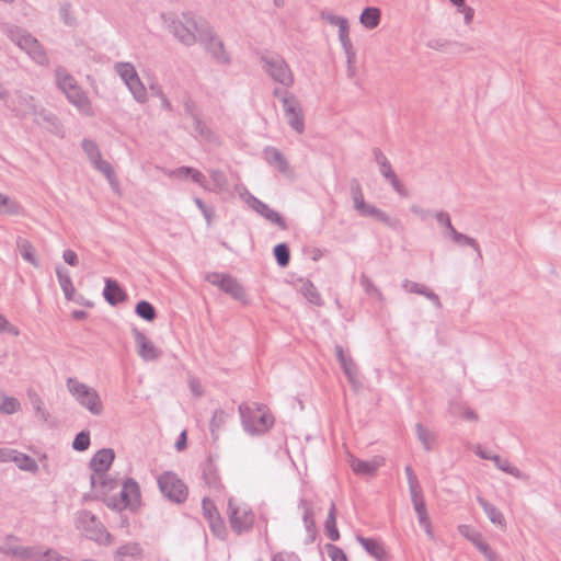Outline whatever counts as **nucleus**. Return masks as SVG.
Returning <instances> with one entry per match:
<instances>
[{"label": "nucleus", "instance_id": "obj_2", "mask_svg": "<svg viewBox=\"0 0 561 561\" xmlns=\"http://www.w3.org/2000/svg\"><path fill=\"white\" fill-rule=\"evenodd\" d=\"M239 413L244 431L251 435L264 434L274 423V417L265 405L253 404L251 407L247 403H241L239 405Z\"/></svg>", "mask_w": 561, "mask_h": 561}, {"label": "nucleus", "instance_id": "obj_13", "mask_svg": "<svg viewBox=\"0 0 561 561\" xmlns=\"http://www.w3.org/2000/svg\"><path fill=\"white\" fill-rule=\"evenodd\" d=\"M197 42L204 45L205 49L219 64L227 65L230 62V57L225 50L224 43L215 35L208 23L204 30H202V33H199Z\"/></svg>", "mask_w": 561, "mask_h": 561}, {"label": "nucleus", "instance_id": "obj_18", "mask_svg": "<svg viewBox=\"0 0 561 561\" xmlns=\"http://www.w3.org/2000/svg\"><path fill=\"white\" fill-rule=\"evenodd\" d=\"M202 510L204 517L207 519L209 524L211 533L216 537L225 539L227 536V528L215 503L208 497H204L202 501Z\"/></svg>", "mask_w": 561, "mask_h": 561}, {"label": "nucleus", "instance_id": "obj_25", "mask_svg": "<svg viewBox=\"0 0 561 561\" xmlns=\"http://www.w3.org/2000/svg\"><path fill=\"white\" fill-rule=\"evenodd\" d=\"M402 287L408 293L419 294V295L426 297L428 300H431L434 304V306L436 308H438V309L442 308V302H440L439 297L434 291L428 289L426 286L415 283V282H412V280H409V279H405L402 284Z\"/></svg>", "mask_w": 561, "mask_h": 561}, {"label": "nucleus", "instance_id": "obj_50", "mask_svg": "<svg viewBox=\"0 0 561 561\" xmlns=\"http://www.w3.org/2000/svg\"><path fill=\"white\" fill-rule=\"evenodd\" d=\"M34 121L37 124L46 125L47 127L57 128L58 127V118L51 114L50 112H47L43 107L37 108V115H33Z\"/></svg>", "mask_w": 561, "mask_h": 561}, {"label": "nucleus", "instance_id": "obj_14", "mask_svg": "<svg viewBox=\"0 0 561 561\" xmlns=\"http://www.w3.org/2000/svg\"><path fill=\"white\" fill-rule=\"evenodd\" d=\"M205 279L214 286L219 287L222 291L230 295L233 299L243 301L245 299V293L241 284L237 278L229 274H220L211 272L206 274Z\"/></svg>", "mask_w": 561, "mask_h": 561}, {"label": "nucleus", "instance_id": "obj_57", "mask_svg": "<svg viewBox=\"0 0 561 561\" xmlns=\"http://www.w3.org/2000/svg\"><path fill=\"white\" fill-rule=\"evenodd\" d=\"M81 146L91 163L95 161L99 157H101L99 146L95 141L90 139H83Z\"/></svg>", "mask_w": 561, "mask_h": 561}, {"label": "nucleus", "instance_id": "obj_23", "mask_svg": "<svg viewBox=\"0 0 561 561\" xmlns=\"http://www.w3.org/2000/svg\"><path fill=\"white\" fill-rule=\"evenodd\" d=\"M385 459L375 456L369 460H360L353 457V472L356 474L373 477L377 470L383 465Z\"/></svg>", "mask_w": 561, "mask_h": 561}, {"label": "nucleus", "instance_id": "obj_4", "mask_svg": "<svg viewBox=\"0 0 561 561\" xmlns=\"http://www.w3.org/2000/svg\"><path fill=\"white\" fill-rule=\"evenodd\" d=\"M260 62L265 73L275 82L290 88L294 84V75L286 60L276 53H263Z\"/></svg>", "mask_w": 561, "mask_h": 561}, {"label": "nucleus", "instance_id": "obj_11", "mask_svg": "<svg viewBox=\"0 0 561 561\" xmlns=\"http://www.w3.org/2000/svg\"><path fill=\"white\" fill-rule=\"evenodd\" d=\"M0 553L18 558L22 561H41L42 548L38 546L24 547L20 545V539L14 535L5 536L0 546Z\"/></svg>", "mask_w": 561, "mask_h": 561}, {"label": "nucleus", "instance_id": "obj_21", "mask_svg": "<svg viewBox=\"0 0 561 561\" xmlns=\"http://www.w3.org/2000/svg\"><path fill=\"white\" fill-rule=\"evenodd\" d=\"M356 540L360 543L363 549L376 561L390 560L389 553L385 550L383 546L377 539L366 538L360 535H356Z\"/></svg>", "mask_w": 561, "mask_h": 561}, {"label": "nucleus", "instance_id": "obj_10", "mask_svg": "<svg viewBox=\"0 0 561 561\" xmlns=\"http://www.w3.org/2000/svg\"><path fill=\"white\" fill-rule=\"evenodd\" d=\"M158 486L161 493L173 503L182 504L187 499V486L174 472L165 471L160 474Z\"/></svg>", "mask_w": 561, "mask_h": 561}, {"label": "nucleus", "instance_id": "obj_55", "mask_svg": "<svg viewBox=\"0 0 561 561\" xmlns=\"http://www.w3.org/2000/svg\"><path fill=\"white\" fill-rule=\"evenodd\" d=\"M59 15L62 22L68 26H75L77 24V19L72 13V5L70 2L66 1L60 4Z\"/></svg>", "mask_w": 561, "mask_h": 561}, {"label": "nucleus", "instance_id": "obj_52", "mask_svg": "<svg viewBox=\"0 0 561 561\" xmlns=\"http://www.w3.org/2000/svg\"><path fill=\"white\" fill-rule=\"evenodd\" d=\"M20 213V204L0 193V214L19 215Z\"/></svg>", "mask_w": 561, "mask_h": 561}, {"label": "nucleus", "instance_id": "obj_44", "mask_svg": "<svg viewBox=\"0 0 561 561\" xmlns=\"http://www.w3.org/2000/svg\"><path fill=\"white\" fill-rule=\"evenodd\" d=\"M228 414L222 409L215 410L209 423V430L214 439H217L218 432L226 424Z\"/></svg>", "mask_w": 561, "mask_h": 561}, {"label": "nucleus", "instance_id": "obj_47", "mask_svg": "<svg viewBox=\"0 0 561 561\" xmlns=\"http://www.w3.org/2000/svg\"><path fill=\"white\" fill-rule=\"evenodd\" d=\"M115 72L119 76L124 83L130 81L135 75H137V70L135 66L130 62L119 61L114 65Z\"/></svg>", "mask_w": 561, "mask_h": 561}, {"label": "nucleus", "instance_id": "obj_12", "mask_svg": "<svg viewBox=\"0 0 561 561\" xmlns=\"http://www.w3.org/2000/svg\"><path fill=\"white\" fill-rule=\"evenodd\" d=\"M282 104L285 118L289 126L298 134L305 131V115L299 100L290 92H284Z\"/></svg>", "mask_w": 561, "mask_h": 561}, {"label": "nucleus", "instance_id": "obj_6", "mask_svg": "<svg viewBox=\"0 0 561 561\" xmlns=\"http://www.w3.org/2000/svg\"><path fill=\"white\" fill-rule=\"evenodd\" d=\"M67 388L76 401L93 415L102 413L103 403L95 389L71 377L67 379Z\"/></svg>", "mask_w": 561, "mask_h": 561}, {"label": "nucleus", "instance_id": "obj_45", "mask_svg": "<svg viewBox=\"0 0 561 561\" xmlns=\"http://www.w3.org/2000/svg\"><path fill=\"white\" fill-rule=\"evenodd\" d=\"M136 314L146 320V321H153L157 318V311L156 308L147 300H140L137 302L135 308Z\"/></svg>", "mask_w": 561, "mask_h": 561}, {"label": "nucleus", "instance_id": "obj_64", "mask_svg": "<svg viewBox=\"0 0 561 561\" xmlns=\"http://www.w3.org/2000/svg\"><path fill=\"white\" fill-rule=\"evenodd\" d=\"M409 491L411 494V501L413 505H416L419 503H425L420 482L409 485Z\"/></svg>", "mask_w": 561, "mask_h": 561}, {"label": "nucleus", "instance_id": "obj_31", "mask_svg": "<svg viewBox=\"0 0 561 561\" xmlns=\"http://www.w3.org/2000/svg\"><path fill=\"white\" fill-rule=\"evenodd\" d=\"M56 274L65 298L67 300L75 299L76 289L73 287L69 272L66 268L58 266L56 267Z\"/></svg>", "mask_w": 561, "mask_h": 561}, {"label": "nucleus", "instance_id": "obj_26", "mask_svg": "<svg viewBox=\"0 0 561 561\" xmlns=\"http://www.w3.org/2000/svg\"><path fill=\"white\" fill-rule=\"evenodd\" d=\"M417 439L422 444L424 450L432 451L437 446V435L422 423L415 424Z\"/></svg>", "mask_w": 561, "mask_h": 561}, {"label": "nucleus", "instance_id": "obj_43", "mask_svg": "<svg viewBox=\"0 0 561 561\" xmlns=\"http://www.w3.org/2000/svg\"><path fill=\"white\" fill-rule=\"evenodd\" d=\"M324 529H325V535L328 536V538L332 541H336L340 539V533L337 530V527H336V518H335V506L334 504L331 505V508L329 511V514H328V517H327V520H325V525H324Z\"/></svg>", "mask_w": 561, "mask_h": 561}, {"label": "nucleus", "instance_id": "obj_53", "mask_svg": "<svg viewBox=\"0 0 561 561\" xmlns=\"http://www.w3.org/2000/svg\"><path fill=\"white\" fill-rule=\"evenodd\" d=\"M360 285L364 287L365 293L371 297L376 298L378 301H383L382 293L379 288L373 283L370 278H368L365 274L360 277Z\"/></svg>", "mask_w": 561, "mask_h": 561}, {"label": "nucleus", "instance_id": "obj_20", "mask_svg": "<svg viewBox=\"0 0 561 561\" xmlns=\"http://www.w3.org/2000/svg\"><path fill=\"white\" fill-rule=\"evenodd\" d=\"M66 94L67 100L76 106L83 115L92 116L93 110L91 102L87 95V93L77 85L68 91Z\"/></svg>", "mask_w": 561, "mask_h": 561}, {"label": "nucleus", "instance_id": "obj_28", "mask_svg": "<svg viewBox=\"0 0 561 561\" xmlns=\"http://www.w3.org/2000/svg\"><path fill=\"white\" fill-rule=\"evenodd\" d=\"M203 478L210 489L219 491L222 488L217 467L211 459H207L203 466Z\"/></svg>", "mask_w": 561, "mask_h": 561}, {"label": "nucleus", "instance_id": "obj_59", "mask_svg": "<svg viewBox=\"0 0 561 561\" xmlns=\"http://www.w3.org/2000/svg\"><path fill=\"white\" fill-rule=\"evenodd\" d=\"M324 549L331 561H347L345 552L333 543H325Z\"/></svg>", "mask_w": 561, "mask_h": 561}, {"label": "nucleus", "instance_id": "obj_48", "mask_svg": "<svg viewBox=\"0 0 561 561\" xmlns=\"http://www.w3.org/2000/svg\"><path fill=\"white\" fill-rule=\"evenodd\" d=\"M274 256L280 267H286L290 261V250L286 243H278L273 249Z\"/></svg>", "mask_w": 561, "mask_h": 561}, {"label": "nucleus", "instance_id": "obj_16", "mask_svg": "<svg viewBox=\"0 0 561 561\" xmlns=\"http://www.w3.org/2000/svg\"><path fill=\"white\" fill-rule=\"evenodd\" d=\"M115 458L114 450L111 448H103L98 450L90 460V468L93 471L90 478L91 485L94 488L96 478L106 476L111 465Z\"/></svg>", "mask_w": 561, "mask_h": 561}, {"label": "nucleus", "instance_id": "obj_46", "mask_svg": "<svg viewBox=\"0 0 561 561\" xmlns=\"http://www.w3.org/2000/svg\"><path fill=\"white\" fill-rule=\"evenodd\" d=\"M492 460L494 461L495 466L500 470H502L517 479L526 478V476L518 468L512 466L508 460L501 458L499 455H493Z\"/></svg>", "mask_w": 561, "mask_h": 561}, {"label": "nucleus", "instance_id": "obj_63", "mask_svg": "<svg viewBox=\"0 0 561 561\" xmlns=\"http://www.w3.org/2000/svg\"><path fill=\"white\" fill-rule=\"evenodd\" d=\"M194 203L204 215L207 225H210L214 216L213 207H208L207 205H205V203L199 197H195Z\"/></svg>", "mask_w": 561, "mask_h": 561}, {"label": "nucleus", "instance_id": "obj_42", "mask_svg": "<svg viewBox=\"0 0 561 561\" xmlns=\"http://www.w3.org/2000/svg\"><path fill=\"white\" fill-rule=\"evenodd\" d=\"M19 469L35 473L38 470L36 460L26 454L18 450L13 461Z\"/></svg>", "mask_w": 561, "mask_h": 561}, {"label": "nucleus", "instance_id": "obj_58", "mask_svg": "<svg viewBox=\"0 0 561 561\" xmlns=\"http://www.w3.org/2000/svg\"><path fill=\"white\" fill-rule=\"evenodd\" d=\"M96 482L100 483L101 492L106 496L108 492L117 489L119 486V481L113 478H110L107 474L102 478H96Z\"/></svg>", "mask_w": 561, "mask_h": 561}, {"label": "nucleus", "instance_id": "obj_61", "mask_svg": "<svg viewBox=\"0 0 561 561\" xmlns=\"http://www.w3.org/2000/svg\"><path fill=\"white\" fill-rule=\"evenodd\" d=\"M31 402L33 404V408L35 409L36 411V414L37 416L43 421V422H47L48 419H49V412L47 410H45L43 408V401L42 399L37 396V394H34L31 399Z\"/></svg>", "mask_w": 561, "mask_h": 561}, {"label": "nucleus", "instance_id": "obj_7", "mask_svg": "<svg viewBox=\"0 0 561 561\" xmlns=\"http://www.w3.org/2000/svg\"><path fill=\"white\" fill-rule=\"evenodd\" d=\"M105 504L115 511H123L125 508L135 510L140 503V489L138 483L133 479H126L118 494L104 497Z\"/></svg>", "mask_w": 561, "mask_h": 561}, {"label": "nucleus", "instance_id": "obj_34", "mask_svg": "<svg viewBox=\"0 0 561 561\" xmlns=\"http://www.w3.org/2000/svg\"><path fill=\"white\" fill-rule=\"evenodd\" d=\"M130 93L133 94L134 99L138 103H146L148 100V94L146 87L144 85L142 81L140 80L138 73L134 76V78L125 83Z\"/></svg>", "mask_w": 561, "mask_h": 561}, {"label": "nucleus", "instance_id": "obj_19", "mask_svg": "<svg viewBox=\"0 0 561 561\" xmlns=\"http://www.w3.org/2000/svg\"><path fill=\"white\" fill-rule=\"evenodd\" d=\"M131 332L137 346V353L145 362H152L161 356L162 352L156 347L145 333L137 328H134Z\"/></svg>", "mask_w": 561, "mask_h": 561}, {"label": "nucleus", "instance_id": "obj_62", "mask_svg": "<svg viewBox=\"0 0 561 561\" xmlns=\"http://www.w3.org/2000/svg\"><path fill=\"white\" fill-rule=\"evenodd\" d=\"M183 106L185 113L194 121L198 117H201V114L197 110L196 103L192 100V98L186 96L183 100Z\"/></svg>", "mask_w": 561, "mask_h": 561}, {"label": "nucleus", "instance_id": "obj_24", "mask_svg": "<svg viewBox=\"0 0 561 561\" xmlns=\"http://www.w3.org/2000/svg\"><path fill=\"white\" fill-rule=\"evenodd\" d=\"M458 531L460 535L470 540L480 552L491 553L490 546L483 540L482 535L478 530L469 525H460L458 526Z\"/></svg>", "mask_w": 561, "mask_h": 561}, {"label": "nucleus", "instance_id": "obj_5", "mask_svg": "<svg viewBox=\"0 0 561 561\" xmlns=\"http://www.w3.org/2000/svg\"><path fill=\"white\" fill-rule=\"evenodd\" d=\"M227 515L231 530L236 535L250 533L255 522L253 510L245 503H236L233 499H229Z\"/></svg>", "mask_w": 561, "mask_h": 561}, {"label": "nucleus", "instance_id": "obj_32", "mask_svg": "<svg viewBox=\"0 0 561 561\" xmlns=\"http://www.w3.org/2000/svg\"><path fill=\"white\" fill-rule=\"evenodd\" d=\"M193 123L196 137L210 144H219L218 135L206 125L202 116L194 119Z\"/></svg>", "mask_w": 561, "mask_h": 561}, {"label": "nucleus", "instance_id": "obj_15", "mask_svg": "<svg viewBox=\"0 0 561 561\" xmlns=\"http://www.w3.org/2000/svg\"><path fill=\"white\" fill-rule=\"evenodd\" d=\"M320 16L322 20L327 21L331 25L339 27V39L344 48L345 56H346V66L347 71H351V43L348 39V20L339 15L333 14L329 11H322L320 13Z\"/></svg>", "mask_w": 561, "mask_h": 561}, {"label": "nucleus", "instance_id": "obj_29", "mask_svg": "<svg viewBox=\"0 0 561 561\" xmlns=\"http://www.w3.org/2000/svg\"><path fill=\"white\" fill-rule=\"evenodd\" d=\"M478 503L483 508L485 515L490 519V522L494 525L500 526L501 528H505L506 523L502 512L496 508L493 504L489 503L482 496L477 497Z\"/></svg>", "mask_w": 561, "mask_h": 561}, {"label": "nucleus", "instance_id": "obj_17", "mask_svg": "<svg viewBox=\"0 0 561 561\" xmlns=\"http://www.w3.org/2000/svg\"><path fill=\"white\" fill-rule=\"evenodd\" d=\"M245 203L251 209H253L268 222L276 225L279 229L286 230L288 228L285 218L278 211L270 208L267 204L253 196L252 194L248 193Z\"/></svg>", "mask_w": 561, "mask_h": 561}, {"label": "nucleus", "instance_id": "obj_27", "mask_svg": "<svg viewBox=\"0 0 561 561\" xmlns=\"http://www.w3.org/2000/svg\"><path fill=\"white\" fill-rule=\"evenodd\" d=\"M378 168L380 174L390 183V185L400 196L407 197L409 195L408 190L404 187L393 171L390 161Z\"/></svg>", "mask_w": 561, "mask_h": 561}, {"label": "nucleus", "instance_id": "obj_60", "mask_svg": "<svg viewBox=\"0 0 561 561\" xmlns=\"http://www.w3.org/2000/svg\"><path fill=\"white\" fill-rule=\"evenodd\" d=\"M335 355L343 368L345 377L351 381V365L348 364L344 350L341 345H335Z\"/></svg>", "mask_w": 561, "mask_h": 561}, {"label": "nucleus", "instance_id": "obj_41", "mask_svg": "<svg viewBox=\"0 0 561 561\" xmlns=\"http://www.w3.org/2000/svg\"><path fill=\"white\" fill-rule=\"evenodd\" d=\"M359 22L369 30L378 26L380 22V10L375 7H368L364 9L359 16Z\"/></svg>", "mask_w": 561, "mask_h": 561}, {"label": "nucleus", "instance_id": "obj_30", "mask_svg": "<svg viewBox=\"0 0 561 561\" xmlns=\"http://www.w3.org/2000/svg\"><path fill=\"white\" fill-rule=\"evenodd\" d=\"M125 557L134 558V559H142L144 550L137 542H128L118 547L114 554L115 561H124Z\"/></svg>", "mask_w": 561, "mask_h": 561}, {"label": "nucleus", "instance_id": "obj_37", "mask_svg": "<svg viewBox=\"0 0 561 561\" xmlns=\"http://www.w3.org/2000/svg\"><path fill=\"white\" fill-rule=\"evenodd\" d=\"M57 87L67 93L78 85L77 80L62 67H58L55 71Z\"/></svg>", "mask_w": 561, "mask_h": 561}, {"label": "nucleus", "instance_id": "obj_40", "mask_svg": "<svg viewBox=\"0 0 561 561\" xmlns=\"http://www.w3.org/2000/svg\"><path fill=\"white\" fill-rule=\"evenodd\" d=\"M98 171L103 173L107 181L110 182L111 186L114 190L118 188L115 171L112 167V164L105 160L102 159V156L99 157L95 161L91 163Z\"/></svg>", "mask_w": 561, "mask_h": 561}, {"label": "nucleus", "instance_id": "obj_33", "mask_svg": "<svg viewBox=\"0 0 561 561\" xmlns=\"http://www.w3.org/2000/svg\"><path fill=\"white\" fill-rule=\"evenodd\" d=\"M266 161L275 167L279 172L286 173L288 170V163L283 153L273 147H268L264 151Z\"/></svg>", "mask_w": 561, "mask_h": 561}, {"label": "nucleus", "instance_id": "obj_9", "mask_svg": "<svg viewBox=\"0 0 561 561\" xmlns=\"http://www.w3.org/2000/svg\"><path fill=\"white\" fill-rule=\"evenodd\" d=\"M78 527L85 533L90 540L99 545L110 546L113 542V536L90 511L83 510L78 513Z\"/></svg>", "mask_w": 561, "mask_h": 561}, {"label": "nucleus", "instance_id": "obj_36", "mask_svg": "<svg viewBox=\"0 0 561 561\" xmlns=\"http://www.w3.org/2000/svg\"><path fill=\"white\" fill-rule=\"evenodd\" d=\"M447 236L458 245H468L476 251L477 256L482 259V252L476 239L458 232L456 229H453Z\"/></svg>", "mask_w": 561, "mask_h": 561}, {"label": "nucleus", "instance_id": "obj_35", "mask_svg": "<svg viewBox=\"0 0 561 561\" xmlns=\"http://www.w3.org/2000/svg\"><path fill=\"white\" fill-rule=\"evenodd\" d=\"M37 106L32 95H20L18 99L16 115L25 117L27 115H37Z\"/></svg>", "mask_w": 561, "mask_h": 561}, {"label": "nucleus", "instance_id": "obj_22", "mask_svg": "<svg viewBox=\"0 0 561 561\" xmlns=\"http://www.w3.org/2000/svg\"><path fill=\"white\" fill-rule=\"evenodd\" d=\"M104 299L111 305L116 306L127 300L126 291L121 287L117 280L112 278L105 279L103 289Z\"/></svg>", "mask_w": 561, "mask_h": 561}, {"label": "nucleus", "instance_id": "obj_51", "mask_svg": "<svg viewBox=\"0 0 561 561\" xmlns=\"http://www.w3.org/2000/svg\"><path fill=\"white\" fill-rule=\"evenodd\" d=\"M211 186L207 185V190L210 192H220L227 186V178L225 173L220 170H211L210 171Z\"/></svg>", "mask_w": 561, "mask_h": 561}, {"label": "nucleus", "instance_id": "obj_38", "mask_svg": "<svg viewBox=\"0 0 561 561\" xmlns=\"http://www.w3.org/2000/svg\"><path fill=\"white\" fill-rule=\"evenodd\" d=\"M16 247L20 251L21 256L35 267L39 266V262L35 256L34 247L32 243L22 237L16 239Z\"/></svg>", "mask_w": 561, "mask_h": 561}, {"label": "nucleus", "instance_id": "obj_8", "mask_svg": "<svg viewBox=\"0 0 561 561\" xmlns=\"http://www.w3.org/2000/svg\"><path fill=\"white\" fill-rule=\"evenodd\" d=\"M353 207L362 217L370 218L374 219L375 221L381 222L386 227L394 231L402 229V224L399 218L391 217L377 206L367 203L364 199V196L360 191L358 194H355L353 196Z\"/></svg>", "mask_w": 561, "mask_h": 561}, {"label": "nucleus", "instance_id": "obj_39", "mask_svg": "<svg viewBox=\"0 0 561 561\" xmlns=\"http://www.w3.org/2000/svg\"><path fill=\"white\" fill-rule=\"evenodd\" d=\"M449 413L454 416H459L472 422H476L479 419L478 414L470 407L462 402H451L449 404Z\"/></svg>", "mask_w": 561, "mask_h": 561}, {"label": "nucleus", "instance_id": "obj_56", "mask_svg": "<svg viewBox=\"0 0 561 561\" xmlns=\"http://www.w3.org/2000/svg\"><path fill=\"white\" fill-rule=\"evenodd\" d=\"M90 446V433L88 431H81L79 432L73 442H72V448L77 451H84Z\"/></svg>", "mask_w": 561, "mask_h": 561}, {"label": "nucleus", "instance_id": "obj_1", "mask_svg": "<svg viewBox=\"0 0 561 561\" xmlns=\"http://www.w3.org/2000/svg\"><path fill=\"white\" fill-rule=\"evenodd\" d=\"M161 20L164 28L187 47L197 43L199 33H202V30L207 24L205 21L197 20L191 11H184L181 14L173 12L162 13Z\"/></svg>", "mask_w": 561, "mask_h": 561}, {"label": "nucleus", "instance_id": "obj_3", "mask_svg": "<svg viewBox=\"0 0 561 561\" xmlns=\"http://www.w3.org/2000/svg\"><path fill=\"white\" fill-rule=\"evenodd\" d=\"M3 32L7 36L15 43L22 50H24L36 64L44 66L48 64V57L41 43L27 31L15 26L5 24Z\"/></svg>", "mask_w": 561, "mask_h": 561}, {"label": "nucleus", "instance_id": "obj_54", "mask_svg": "<svg viewBox=\"0 0 561 561\" xmlns=\"http://www.w3.org/2000/svg\"><path fill=\"white\" fill-rule=\"evenodd\" d=\"M21 408L20 401L14 397L3 396L0 398V412L4 414H13Z\"/></svg>", "mask_w": 561, "mask_h": 561}, {"label": "nucleus", "instance_id": "obj_49", "mask_svg": "<svg viewBox=\"0 0 561 561\" xmlns=\"http://www.w3.org/2000/svg\"><path fill=\"white\" fill-rule=\"evenodd\" d=\"M300 291L309 302L316 306H320L322 304L320 294L311 282H305L301 285Z\"/></svg>", "mask_w": 561, "mask_h": 561}]
</instances>
